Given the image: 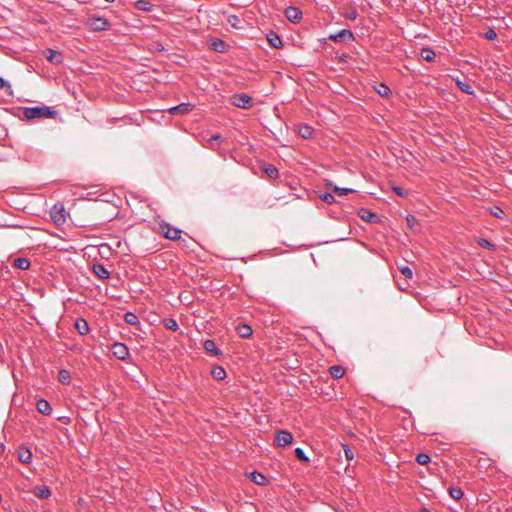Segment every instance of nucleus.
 <instances>
[{
	"label": "nucleus",
	"instance_id": "f257e3e1",
	"mask_svg": "<svg viewBox=\"0 0 512 512\" xmlns=\"http://www.w3.org/2000/svg\"><path fill=\"white\" fill-rule=\"evenodd\" d=\"M56 114L57 111L48 106L28 107L24 111V115L27 119L53 118L56 116Z\"/></svg>",
	"mask_w": 512,
	"mask_h": 512
},
{
	"label": "nucleus",
	"instance_id": "f03ea898",
	"mask_svg": "<svg viewBox=\"0 0 512 512\" xmlns=\"http://www.w3.org/2000/svg\"><path fill=\"white\" fill-rule=\"evenodd\" d=\"M111 350L113 355L119 360H126L130 356L128 347L121 342L113 343Z\"/></svg>",
	"mask_w": 512,
	"mask_h": 512
},
{
	"label": "nucleus",
	"instance_id": "7ed1b4c3",
	"mask_svg": "<svg viewBox=\"0 0 512 512\" xmlns=\"http://www.w3.org/2000/svg\"><path fill=\"white\" fill-rule=\"evenodd\" d=\"M50 217L55 224H64L66 221V217L63 205H54L50 211Z\"/></svg>",
	"mask_w": 512,
	"mask_h": 512
},
{
	"label": "nucleus",
	"instance_id": "20e7f679",
	"mask_svg": "<svg viewBox=\"0 0 512 512\" xmlns=\"http://www.w3.org/2000/svg\"><path fill=\"white\" fill-rule=\"evenodd\" d=\"M88 26L91 30L100 32L108 28L109 21L103 17H92L88 19Z\"/></svg>",
	"mask_w": 512,
	"mask_h": 512
},
{
	"label": "nucleus",
	"instance_id": "39448f33",
	"mask_svg": "<svg viewBox=\"0 0 512 512\" xmlns=\"http://www.w3.org/2000/svg\"><path fill=\"white\" fill-rule=\"evenodd\" d=\"M285 17L292 23L297 24L302 19V11L294 6H289L284 11Z\"/></svg>",
	"mask_w": 512,
	"mask_h": 512
},
{
	"label": "nucleus",
	"instance_id": "423d86ee",
	"mask_svg": "<svg viewBox=\"0 0 512 512\" xmlns=\"http://www.w3.org/2000/svg\"><path fill=\"white\" fill-rule=\"evenodd\" d=\"M329 39L334 42H345L354 40V35L349 29H342L335 34H330Z\"/></svg>",
	"mask_w": 512,
	"mask_h": 512
},
{
	"label": "nucleus",
	"instance_id": "0eeeda50",
	"mask_svg": "<svg viewBox=\"0 0 512 512\" xmlns=\"http://www.w3.org/2000/svg\"><path fill=\"white\" fill-rule=\"evenodd\" d=\"M252 101V98L245 93L235 94L232 97V103L239 108H248Z\"/></svg>",
	"mask_w": 512,
	"mask_h": 512
},
{
	"label": "nucleus",
	"instance_id": "6e6552de",
	"mask_svg": "<svg viewBox=\"0 0 512 512\" xmlns=\"http://www.w3.org/2000/svg\"><path fill=\"white\" fill-rule=\"evenodd\" d=\"M292 440L293 436L287 430H280L276 435V442L281 447L291 444Z\"/></svg>",
	"mask_w": 512,
	"mask_h": 512
},
{
	"label": "nucleus",
	"instance_id": "1a4fd4ad",
	"mask_svg": "<svg viewBox=\"0 0 512 512\" xmlns=\"http://www.w3.org/2000/svg\"><path fill=\"white\" fill-rule=\"evenodd\" d=\"M18 460L23 464H29L32 461V452L29 448L21 446L18 451Z\"/></svg>",
	"mask_w": 512,
	"mask_h": 512
},
{
	"label": "nucleus",
	"instance_id": "9d476101",
	"mask_svg": "<svg viewBox=\"0 0 512 512\" xmlns=\"http://www.w3.org/2000/svg\"><path fill=\"white\" fill-rule=\"evenodd\" d=\"M74 327L76 331L82 336L87 335L90 332L89 324L84 318L76 319Z\"/></svg>",
	"mask_w": 512,
	"mask_h": 512
},
{
	"label": "nucleus",
	"instance_id": "9b49d317",
	"mask_svg": "<svg viewBox=\"0 0 512 512\" xmlns=\"http://www.w3.org/2000/svg\"><path fill=\"white\" fill-rule=\"evenodd\" d=\"M193 109V105L190 103H181L177 106L171 107L169 109L170 114H186L189 113Z\"/></svg>",
	"mask_w": 512,
	"mask_h": 512
},
{
	"label": "nucleus",
	"instance_id": "f8f14e48",
	"mask_svg": "<svg viewBox=\"0 0 512 512\" xmlns=\"http://www.w3.org/2000/svg\"><path fill=\"white\" fill-rule=\"evenodd\" d=\"M32 493L40 499H48L51 496V490L47 486H35Z\"/></svg>",
	"mask_w": 512,
	"mask_h": 512
},
{
	"label": "nucleus",
	"instance_id": "ddd939ff",
	"mask_svg": "<svg viewBox=\"0 0 512 512\" xmlns=\"http://www.w3.org/2000/svg\"><path fill=\"white\" fill-rule=\"evenodd\" d=\"M36 408L39 413L46 416L50 415L52 412L50 403L45 399H39L36 403Z\"/></svg>",
	"mask_w": 512,
	"mask_h": 512
},
{
	"label": "nucleus",
	"instance_id": "4468645a",
	"mask_svg": "<svg viewBox=\"0 0 512 512\" xmlns=\"http://www.w3.org/2000/svg\"><path fill=\"white\" fill-rule=\"evenodd\" d=\"M92 269L97 277L101 279L110 278V272L103 264H94Z\"/></svg>",
	"mask_w": 512,
	"mask_h": 512
},
{
	"label": "nucleus",
	"instance_id": "2eb2a0df",
	"mask_svg": "<svg viewBox=\"0 0 512 512\" xmlns=\"http://www.w3.org/2000/svg\"><path fill=\"white\" fill-rule=\"evenodd\" d=\"M204 349L207 353H210L214 356H218L221 354L220 349L217 347L214 340L208 339L204 342Z\"/></svg>",
	"mask_w": 512,
	"mask_h": 512
},
{
	"label": "nucleus",
	"instance_id": "dca6fc26",
	"mask_svg": "<svg viewBox=\"0 0 512 512\" xmlns=\"http://www.w3.org/2000/svg\"><path fill=\"white\" fill-rule=\"evenodd\" d=\"M359 216L361 217V219L369 223H376L378 221V215L367 209H362L359 213Z\"/></svg>",
	"mask_w": 512,
	"mask_h": 512
},
{
	"label": "nucleus",
	"instance_id": "f3484780",
	"mask_svg": "<svg viewBox=\"0 0 512 512\" xmlns=\"http://www.w3.org/2000/svg\"><path fill=\"white\" fill-rule=\"evenodd\" d=\"M13 265L20 270H28L31 263L28 258L18 257L14 260Z\"/></svg>",
	"mask_w": 512,
	"mask_h": 512
},
{
	"label": "nucleus",
	"instance_id": "a211bd4d",
	"mask_svg": "<svg viewBox=\"0 0 512 512\" xmlns=\"http://www.w3.org/2000/svg\"><path fill=\"white\" fill-rule=\"evenodd\" d=\"M237 333L242 338H249L252 335V328L246 324H240L236 328Z\"/></svg>",
	"mask_w": 512,
	"mask_h": 512
},
{
	"label": "nucleus",
	"instance_id": "6ab92c4d",
	"mask_svg": "<svg viewBox=\"0 0 512 512\" xmlns=\"http://www.w3.org/2000/svg\"><path fill=\"white\" fill-rule=\"evenodd\" d=\"M250 479L257 485H266L267 483V478L264 474L262 473H259V472H252L250 474Z\"/></svg>",
	"mask_w": 512,
	"mask_h": 512
},
{
	"label": "nucleus",
	"instance_id": "aec40b11",
	"mask_svg": "<svg viewBox=\"0 0 512 512\" xmlns=\"http://www.w3.org/2000/svg\"><path fill=\"white\" fill-rule=\"evenodd\" d=\"M330 375L333 378H341L345 374V369L340 365H334L329 368Z\"/></svg>",
	"mask_w": 512,
	"mask_h": 512
},
{
	"label": "nucleus",
	"instance_id": "412c9836",
	"mask_svg": "<svg viewBox=\"0 0 512 512\" xmlns=\"http://www.w3.org/2000/svg\"><path fill=\"white\" fill-rule=\"evenodd\" d=\"M211 374L216 380H223L226 377V371L222 366H215Z\"/></svg>",
	"mask_w": 512,
	"mask_h": 512
},
{
	"label": "nucleus",
	"instance_id": "4be33fe9",
	"mask_svg": "<svg viewBox=\"0 0 512 512\" xmlns=\"http://www.w3.org/2000/svg\"><path fill=\"white\" fill-rule=\"evenodd\" d=\"M328 186L339 196H345L348 193L355 192L353 189L338 187L336 185H332L331 183H329Z\"/></svg>",
	"mask_w": 512,
	"mask_h": 512
},
{
	"label": "nucleus",
	"instance_id": "5701e85b",
	"mask_svg": "<svg viewBox=\"0 0 512 512\" xmlns=\"http://www.w3.org/2000/svg\"><path fill=\"white\" fill-rule=\"evenodd\" d=\"M46 58L52 63H60V54L57 51H54L52 49L46 50Z\"/></svg>",
	"mask_w": 512,
	"mask_h": 512
},
{
	"label": "nucleus",
	"instance_id": "b1692460",
	"mask_svg": "<svg viewBox=\"0 0 512 512\" xmlns=\"http://www.w3.org/2000/svg\"><path fill=\"white\" fill-rule=\"evenodd\" d=\"M227 22L234 28L240 29L242 28V21L239 16L237 15H229L227 17Z\"/></svg>",
	"mask_w": 512,
	"mask_h": 512
},
{
	"label": "nucleus",
	"instance_id": "393cba45",
	"mask_svg": "<svg viewBox=\"0 0 512 512\" xmlns=\"http://www.w3.org/2000/svg\"><path fill=\"white\" fill-rule=\"evenodd\" d=\"M180 233L181 230L168 227L167 231L165 232V237L171 240H176L180 238Z\"/></svg>",
	"mask_w": 512,
	"mask_h": 512
},
{
	"label": "nucleus",
	"instance_id": "a878e982",
	"mask_svg": "<svg viewBox=\"0 0 512 512\" xmlns=\"http://www.w3.org/2000/svg\"><path fill=\"white\" fill-rule=\"evenodd\" d=\"M449 495L454 500H460L463 497L464 493H463V490L460 487H450L449 488Z\"/></svg>",
	"mask_w": 512,
	"mask_h": 512
},
{
	"label": "nucleus",
	"instance_id": "bb28decb",
	"mask_svg": "<svg viewBox=\"0 0 512 512\" xmlns=\"http://www.w3.org/2000/svg\"><path fill=\"white\" fill-rule=\"evenodd\" d=\"M376 92L382 97H389L391 94L390 88L384 83H380L376 88Z\"/></svg>",
	"mask_w": 512,
	"mask_h": 512
},
{
	"label": "nucleus",
	"instance_id": "cd10ccee",
	"mask_svg": "<svg viewBox=\"0 0 512 512\" xmlns=\"http://www.w3.org/2000/svg\"><path fill=\"white\" fill-rule=\"evenodd\" d=\"M299 134L305 138V139H308L312 136L313 134V129L312 127H310L309 125H302L300 128H299Z\"/></svg>",
	"mask_w": 512,
	"mask_h": 512
},
{
	"label": "nucleus",
	"instance_id": "c85d7f7f",
	"mask_svg": "<svg viewBox=\"0 0 512 512\" xmlns=\"http://www.w3.org/2000/svg\"><path fill=\"white\" fill-rule=\"evenodd\" d=\"M70 372L68 370L62 369L58 373V379L62 384H68L70 381Z\"/></svg>",
	"mask_w": 512,
	"mask_h": 512
},
{
	"label": "nucleus",
	"instance_id": "c756f323",
	"mask_svg": "<svg viewBox=\"0 0 512 512\" xmlns=\"http://www.w3.org/2000/svg\"><path fill=\"white\" fill-rule=\"evenodd\" d=\"M164 326H165V328L172 330V331H176L179 327L177 321L173 318L164 319Z\"/></svg>",
	"mask_w": 512,
	"mask_h": 512
},
{
	"label": "nucleus",
	"instance_id": "7c9ffc66",
	"mask_svg": "<svg viewBox=\"0 0 512 512\" xmlns=\"http://www.w3.org/2000/svg\"><path fill=\"white\" fill-rule=\"evenodd\" d=\"M420 55L425 61L428 62H432L435 58V53L431 49H423Z\"/></svg>",
	"mask_w": 512,
	"mask_h": 512
},
{
	"label": "nucleus",
	"instance_id": "2f4dec72",
	"mask_svg": "<svg viewBox=\"0 0 512 512\" xmlns=\"http://www.w3.org/2000/svg\"><path fill=\"white\" fill-rule=\"evenodd\" d=\"M124 320L126 321V323L130 324V325H135L138 323V317L135 313L133 312H127L125 315H124Z\"/></svg>",
	"mask_w": 512,
	"mask_h": 512
},
{
	"label": "nucleus",
	"instance_id": "473e14b6",
	"mask_svg": "<svg viewBox=\"0 0 512 512\" xmlns=\"http://www.w3.org/2000/svg\"><path fill=\"white\" fill-rule=\"evenodd\" d=\"M212 47L217 52H224L226 44L221 39H216L212 42Z\"/></svg>",
	"mask_w": 512,
	"mask_h": 512
},
{
	"label": "nucleus",
	"instance_id": "72a5a7b5",
	"mask_svg": "<svg viewBox=\"0 0 512 512\" xmlns=\"http://www.w3.org/2000/svg\"><path fill=\"white\" fill-rule=\"evenodd\" d=\"M295 456L300 461H303V462H308L309 461V458L307 457L306 453L300 447L295 449Z\"/></svg>",
	"mask_w": 512,
	"mask_h": 512
},
{
	"label": "nucleus",
	"instance_id": "f704fd0d",
	"mask_svg": "<svg viewBox=\"0 0 512 512\" xmlns=\"http://www.w3.org/2000/svg\"><path fill=\"white\" fill-rule=\"evenodd\" d=\"M416 460L420 465H426L430 462L431 459L428 454L419 453L416 457Z\"/></svg>",
	"mask_w": 512,
	"mask_h": 512
},
{
	"label": "nucleus",
	"instance_id": "c9c22d12",
	"mask_svg": "<svg viewBox=\"0 0 512 512\" xmlns=\"http://www.w3.org/2000/svg\"><path fill=\"white\" fill-rule=\"evenodd\" d=\"M457 86H458V87H459L463 92H465V93H467V94H472V93H473L471 85H470V84H468V83H466V82H461V81H459V82L457 83Z\"/></svg>",
	"mask_w": 512,
	"mask_h": 512
},
{
	"label": "nucleus",
	"instance_id": "e433bc0d",
	"mask_svg": "<svg viewBox=\"0 0 512 512\" xmlns=\"http://www.w3.org/2000/svg\"><path fill=\"white\" fill-rule=\"evenodd\" d=\"M265 172L267 173V175L270 177V178H276L278 177V170L272 166V165H269L266 169H265Z\"/></svg>",
	"mask_w": 512,
	"mask_h": 512
},
{
	"label": "nucleus",
	"instance_id": "4c0bfd02",
	"mask_svg": "<svg viewBox=\"0 0 512 512\" xmlns=\"http://www.w3.org/2000/svg\"><path fill=\"white\" fill-rule=\"evenodd\" d=\"M400 271L406 279H410L413 276L412 270L408 266H402Z\"/></svg>",
	"mask_w": 512,
	"mask_h": 512
},
{
	"label": "nucleus",
	"instance_id": "58836bf2",
	"mask_svg": "<svg viewBox=\"0 0 512 512\" xmlns=\"http://www.w3.org/2000/svg\"><path fill=\"white\" fill-rule=\"evenodd\" d=\"M269 42L275 48H280L282 45V41L277 35H275L273 38H269Z\"/></svg>",
	"mask_w": 512,
	"mask_h": 512
},
{
	"label": "nucleus",
	"instance_id": "ea45409f",
	"mask_svg": "<svg viewBox=\"0 0 512 512\" xmlns=\"http://www.w3.org/2000/svg\"><path fill=\"white\" fill-rule=\"evenodd\" d=\"M321 199L326 203H334L335 202V198L331 193H325V194L321 195Z\"/></svg>",
	"mask_w": 512,
	"mask_h": 512
},
{
	"label": "nucleus",
	"instance_id": "a19ab883",
	"mask_svg": "<svg viewBox=\"0 0 512 512\" xmlns=\"http://www.w3.org/2000/svg\"><path fill=\"white\" fill-rule=\"evenodd\" d=\"M343 447H344V453H345L346 459L352 460L354 458L353 451L347 445H344Z\"/></svg>",
	"mask_w": 512,
	"mask_h": 512
},
{
	"label": "nucleus",
	"instance_id": "79ce46f5",
	"mask_svg": "<svg viewBox=\"0 0 512 512\" xmlns=\"http://www.w3.org/2000/svg\"><path fill=\"white\" fill-rule=\"evenodd\" d=\"M485 37L488 39V40H495L497 38V33L493 30V29H489L486 33H485Z\"/></svg>",
	"mask_w": 512,
	"mask_h": 512
},
{
	"label": "nucleus",
	"instance_id": "37998d69",
	"mask_svg": "<svg viewBox=\"0 0 512 512\" xmlns=\"http://www.w3.org/2000/svg\"><path fill=\"white\" fill-rule=\"evenodd\" d=\"M0 89L11 90V85L8 81L0 77Z\"/></svg>",
	"mask_w": 512,
	"mask_h": 512
},
{
	"label": "nucleus",
	"instance_id": "c03bdc74",
	"mask_svg": "<svg viewBox=\"0 0 512 512\" xmlns=\"http://www.w3.org/2000/svg\"><path fill=\"white\" fill-rule=\"evenodd\" d=\"M491 213L498 218H501L502 215L504 214L503 210L500 207H494Z\"/></svg>",
	"mask_w": 512,
	"mask_h": 512
},
{
	"label": "nucleus",
	"instance_id": "a18cd8bd",
	"mask_svg": "<svg viewBox=\"0 0 512 512\" xmlns=\"http://www.w3.org/2000/svg\"><path fill=\"white\" fill-rule=\"evenodd\" d=\"M480 245L484 248H490L492 247L493 245L486 239H481L480 241Z\"/></svg>",
	"mask_w": 512,
	"mask_h": 512
},
{
	"label": "nucleus",
	"instance_id": "49530a36",
	"mask_svg": "<svg viewBox=\"0 0 512 512\" xmlns=\"http://www.w3.org/2000/svg\"><path fill=\"white\" fill-rule=\"evenodd\" d=\"M220 138H221V136H220V135H214V136L210 137V138H209V140H208V142H209L210 146H213L214 141H217V140H219Z\"/></svg>",
	"mask_w": 512,
	"mask_h": 512
},
{
	"label": "nucleus",
	"instance_id": "de8ad7c7",
	"mask_svg": "<svg viewBox=\"0 0 512 512\" xmlns=\"http://www.w3.org/2000/svg\"><path fill=\"white\" fill-rule=\"evenodd\" d=\"M393 191H394L397 195H399V196H404V192H403L402 188H400V187H398V186L393 187Z\"/></svg>",
	"mask_w": 512,
	"mask_h": 512
},
{
	"label": "nucleus",
	"instance_id": "09e8293b",
	"mask_svg": "<svg viewBox=\"0 0 512 512\" xmlns=\"http://www.w3.org/2000/svg\"><path fill=\"white\" fill-rule=\"evenodd\" d=\"M347 17L351 20H355L357 18V12L356 11H353L351 13H348L347 14Z\"/></svg>",
	"mask_w": 512,
	"mask_h": 512
},
{
	"label": "nucleus",
	"instance_id": "8fccbe9b",
	"mask_svg": "<svg viewBox=\"0 0 512 512\" xmlns=\"http://www.w3.org/2000/svg\"><path fill=\"white\" fill-rule=\"evenodd\" d=\"M420 512H431V511H430L429 509H427V508H422V509L420 510Z\"/></svg>",
	"mask_w": 512,
	"mask_h": 512
},
{
	"label": "nucleus",
	"instance_id": "3c124183",
	"mask_svg": "<svg viewBox=\"0 0 512 512\" xmlns=\"http://www.w3.org/2000/svg\"><path fill=\"white\" fill-rule=\"evenodd\" d=\"M106 1H107V2H109V3H112V2H114L115 0H106Z\"/></svg>",
	"mask_w": 512,
	"mask_h": 512
}]
</instances>
